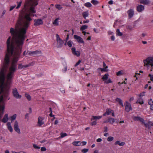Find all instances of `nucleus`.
<instances>
[{
	"label": "nucleus",
	"mask_w": 153,
	"mask_h": 153,
	"mask_svg": "<svg viewBox=\"0 0 153 153\" xmlns=\"http://www.w3.org/2000/svg\"><path fill=\"white\" fill-rule=\"evenodd\" d=\"M144 9V6L142 5H139L137 6V10L139 12H141Z\"/></svg>",
	"instance_id": "16"
},
{
	"label": "nucleus",
	"mask_w": 153,
	"mask_h": 153,
	"mask_svg": "<svg viewBox=\"0 0 153 153\" xmlns=\"http://www.w3.org/2000/svg\"><path fill=\"white\" fill-rule=\"evenodd\" d=\"M67 70V67L66 66H65L64 69H63L62 70V72L63 73H65L66 71Z\"/></svg>",
	"instance_id": "55"
},
{
	"label": "nucleus",
	"mask_w": 153,
	"mask_h": 153,
	"mask_svg": "<svg viewBox=\"0 0 153 153\" xmlns=\"http://www.w3.org/2000/svg\"><path fill=\"white\" fill-rule=\"evenodd\" d=\"M25 96L29 101H30L31 100V97L29 94L26 93L25 94Z\"/></svg>",
	"instance_id": "36"
},
{
	"label": "nucleus",
	"mask_w": 153,
	"mask_h": 153,
	"mask_svg": "<svg viewBox=\"0 0 153 153\" xmlns=\"http://www.w3.org/2000/svg\"><path fill=\"white\" fill-rule=\"evenodd\" d=\"M88 151V149H84L82 150L81 151L83 153L87 152Z\"/></svg>",
	"instance_id": "44"
},
{
	"label": "nucleus",
	"mask_w": 153,
	"mask_h": 153,
	"mask_svg": "<svg viewBox=\"0 0 153 153\" xmlns=\"http://www.w3.org/2000/svg\"><path fill=\"white\" fill-rule=\"evenodd\" d=\"M7 126L8 130L11 132L13 131V129L11 125V123L10 122H8L7 124Z\"/></svg>",
	"instance_id": "19"
},
{
	"label": "nucleus",
	"mask_w": 153,
	"mask_h": 153,
	"mask_svg": "<svg viewBox=\"0 0 153 153\" xmlns=\"http://www.w3.org/2000/svg\"><path fill=\"white\" fill-rule=\"evenodd\" d=\"M125 144V142H122L121 143H120L119 144V146H124Z\"/></svg>",
	"instance_id": "54"
},
{
	"label": "nucleus",
	"mask_w": 153,
	"mask_h": 153,
	"mask_svg": "<svg viewBox=\"0 0 153 153\" xmlns=\"http://www.w3.org/2000/svg\"><path fill=\"white\" fill-rule=\"evenodd\" d=\"M116 33L117 35V36H121L123 35L122 33L120 32V30L119 29H117Z\"/></svg>",
	"instance_id": "32"
},
{
	"label": "nucleus",
	"mask_w": 153,
	"mask_h": 153,
	"mask_svg": "<svg viewBox=\"0 0 153 153\" xmlns=\"http://www.w3.org/2000/svg\"><path fill=\"white\" fill-rule=\"evenodd\" d=\"M108 68L107 66H106L105 68H98V70H100L101 71H108V69L107 68Z\"/></svg>",
	"instance_id": "35"
},
{
	"label": "nucleus",
	"mask_w": 153,
	"mask_h": 153,
	"mask_svg": "<svg viewBox=\"0 0 153 153\" xmlns=\"http://www.w3.org/2000/svg\"><path fill=\"white\" fill-rule=\"evenodd\" d=\"M56 37L57 42V47L58 48H61L64 44V41L60 38L58 34L56 35Z\"/></svg>",
	"instance_id": "4"
},
{
	"label": "nucleus",
	"mask_w": 153,
	"mask_h": 153,
	"mask_svg": "<svg viewBox=\"0 0 153 153\" xmlns=\"http://www.w3.org/2000/svg\"><path fill=\"white\" fill-rule=\"evenodd\" d=\"M38 4V3L37 1H34L33 3V7H35Z\"/></svg>",
	"instance_id": "53"
},
{
	"label": "nucleus",
	"mask_w": 153,
	"mask_h": 153,
	"mask_svg": "<svg viewBox=\"0 0 153 153\" xmlns=\"http://www.w3.org/2000/svg\"><path fill=\"white\" fill-rule=\"evenodd\" d=\"M125 109L126 111L128 112L132 110V108L130 103L127 101L126 102V104L125 105Z\"/></svg>",
	"instance_id": "8"
},
{
	"label": "nucleus",
	"mask_w": 153,
	"mask_h": 153,
	"mask_svg": "<svg viewBox=\"0 0 153 153\" xmlns=\"http://www.w3.org/2000/svg\"><path fill=\"white\" fill-rule=\"evenodd\" d=\"M60 19L59 18H58L56 19L53 22V24L55 26H58L59 25V20Z\"/></svg>",
	"instance_id": "23"
},
{
	"label": "nucleus",
	"mask_w": 153,
	"mask_h": 153,
	"mask_svg": "<svg viewBox=\"0 0 153 153\" xmlns=\"http://www.w3.org/2000/svg\"><path fill=\"white\" fill-rule=\"evenodd\" d=\"M107 131H108V128H107V127H106V126L104 127V132H107Z\"/></svg>",
	"instance_id": "62"
},
{
	"label": "nucleus",
	"mask_w": 153,
	"mask_h": 153,
	"mask_svg": "<svg viewBox=\"0 0 153 153\" xmlns=\"http://www.w3.org/2000/svg\"><path fill=\"white\" fill-rule=\"evenodd\" d=\"M138 75H140V74H136L134 76V79L135 81L137 79V76Z\"/></svg>",
	"instance_id": "46"
},
{
	"label": "nucleus",
	"mask_w": 153,
	"mask_h": 153,
	"mask_svg": "<svg viewBox=\"0 0 153 153\" xmlns=\"http://www.w3.org/2000/svg\"><path fill=\"white\" fill-rule=\"evenodd\" d=\"M34 25L35 26H38L43 24V21L41 19H35L34 20Z\"/></svg>",
	"instance_id": "12"
},
{
	"label": "nucleus",
	"mask_w": 153,
	"mask_h": 153,
	"mask_svg": "<svg viewBox=\"0 0 153 153\" xmlns=\"http://www.w3.org/2000/svg\"><path fill=\"white\" fill-rule=\"evenodd\" d=\"M67 136V134L66 133H62L61 134V137H63Z\"/></svg>",
	"instance_id": "50"
},
{
	"label": "nucleus",
	"mask_w": 153,
	"mask_h": 153,
	"mask_svg": "<svg viewBox=\"0 0 153 153\" xmlns=\"http://www.w3.org/2000/svg\"><path fill=\"white\" fill-rule=\"evenodd\" d=\"M117 102H118L119 104L122 107H123V103L122 100L121 99L119 98H117L115 100Z\"/></svg>",
	"instance_id": "26"
},
{
	"label": "nucleus",
	"mask_w": 153,
	"mask_h": 153,
	"mask_svg": "<svg viewBox=\"0 0 153 153\" xmlns=\"http://www.w3.org/2000/svg\"><path fill=\"white\" fill-rule=\"evenodd\" d=\"M69 34H68L67 35V37L65 39V42H67V41L69 39Z\"/></svg>",
	"instance_id": "60"
},
{
	"label": "nucleus",
	"mask_w": 153,
	"mask_h": 153,
	"mask_svg": "<svg viewBox=\"0 0 153 153\" xmlns=\"http://www.w3.org/2000/svg\"><path fill=\"white\" fill-rule=\"evenodd\" d=\"M23 34L17 33L16 31L13 28H10V33L11 35L15 38V47L14 46V50L13 55L14 56L13 60L11 65L9 68V72L6 77L7 81L5 85L10 87L12 82V78L14 76V73L17 69V62L19 58L21 53L22 47L24 44V41L27 36H25V31L21 32Z\"/></svg>",
	"instance_id": "1"
},
{
	"label": "nucleus",
	"mask_w": 153,
	"mask_h": 153,
	"mask_svg": "<svg viewBox=\"0 0 153 153\" xmlns=\"http://www.w3.org/2000/svg\"><path fill=\"white\" fill-rule=\"evenodd\" d=\"M74 38L77 40V42L80 43H83L84 42L83 39L80 36L76 35H74Z\"/></svg>",
	"instance_id": "11"
},
{
	"label": "nucleus",
	"mask_w": 153,
	"mask_h": 153,
	"mask_svg": "<svg viewBox=\"0 0 153 153\" xmlns=\"http://www.w3.org/2000/svg\"><path fill=\"white\" fill-rule=\"evenodd\" d=\"M112 110L110 108H107L106 110V111L103 114V116H105L106 115H109L111 113Z\"/></svg>",
	"instance_id": "20"
},
{
	"label": "nucleus",
	"mask_w": 153,
	"mask_h": 153,
	"mask_svg": "<svg viewBox=\"0 0 153 153\" xmlns=\"http://www.w3.org/2000/svg\"><path fill=\"white\" fill-rule=\"evenodd\" d=\"M108 122L110 123L113 124L114 122V118H108Z\"/></svg>",
	"instance_id": "33"
},
{
	"label": "nucleus",
	"mask_w": 153,
	"mask_h": 153,
	"mask_svg": "<svg viewBox=\"0 0 153 153\" xmlns=\"http://www.w3.org/2000/svg\"><path fill=\"white\" fill-rule=\"evenodd\" d=\"M108 76L109 75L108 74H106L102 77V79L103 81L105 80L108 79Z\"/></svg>",
	"instance_id": "28"
},
{
	"label": "nucleus",
	"mask_w": 153,
	"mask_h": 153,
	"mask_svg": "<svg viewBox=\"0 0 153 153\" xmlns=\"http://www.w3.org/2000/svg\"><path fill=\"white\" fill-rule=\"evenodd\" d=\"M17 6L16 7V9H18L21 6V4H22V2L21 1H19V2H17Z\"/></svg>",
	"instance_id": "42"
},
{
	"label": "nucleus",
	"mask_w": 153,
	"mask_h": 153,
	"mask_svg": "<svg viewBox=\"0 0 153 153\" xmlns=\"http://www.w3.org/2000/svg\"><path fill=\"white\" fill-rule=\"evenodd\" d=\"M123 74V71H120L117 73V76H120Z\"/></svg>",
	"instance_id": "41"
},
{
	"label": "nucleus",
	"mask_w": 153,
	"mask_h": 153,
	"mask_svg": "<svg viewBox=\"0 0 153 153\" xmlns=\"http://www.w3.org/2000/svg\"><path fill=\"white\" fill-rule=\"evenodd\" d=\"M102 117V116H93L92 117L91 120H99Z\"/></svg>",
	"instance_id": "21"
},
{
	"label": "nucleus",
	"mask_w": 153,
	"mask_h": 153,
	"mask_svg": "<svg viewBox=\"0 0 153 153\" xmlns=\"http://www.w3.org/2000/svg\"><path fill=\"white\" fill-rule=\"evenodd\" d=\"M127 29H129L130 30H132L133 29V27L130 25L127 26L126 27Z\"/></svg>",
	"instance_id": "48"
},
{
	"label": "nucleus",
	"mask_w": 153,
	"mask_h": 153,
	"mask_svg": "<svg viewBox=\"0 0 153 153\" xmlns=\"http://www.w3.org/2000/svg\"><path fill=\"white\" fill-rule=\"evenodd\" d=\"M41 53V52L40 51H28L27 53V54H28L30 56H34L39 54Z\"/></svg>",
	"instance_id": "7"
},
{
	"label": "nucleus",
	"mask_w": 153,
	"mask_h": 153,
	"mask_svg": "<svg viewBox=\"0 0 153 153\" xmlns=\"http://www.w3.org/2000/svg\"><path fill=\"white\" fill-rule=\"evenodd\" d=\"M16 117V114H14L13 115L11 116L10 117V120L11 121V122L15 120Z\"/></svg>",
	"instance_id": "31"
},
{
	"label": "nucleus",
	"mask_w": 153,
	"mask_h": 153,
	"mask_svg": "<svg viewBox=\"0 0 153 153\" xmlns=\"http://www.w3.org/2000/svg\"><path fill=\"white\" fill-rule=\"evenodd\" d=\"M133 119L135 121H140L142 123H143L144 119L140 117L134 116L133 118Z\"/></svg>",
	"instance_id": "15"
},
{
	"label": "nucleus",
	"mask_w": 153,
	"mask_h": 153,
	"mask_svg": "<svg viewBox=\"0 0 153 153\" xmlns=\"http://www.w3.org/2000/svg\"><path fill=\"white\" fill-rule=\"evenodd\" d=\"M25 10L24 12V27L22 28L19 31L18 34L22 33L21 34H23L22 33V31H25V36H27L26 35V30L30 24V21L32 20V18L30 17L31 16V13H35L36 11L35 10V7L33 6H31L29 10H27V8L25 7L24 8Z\"/></svg>",
	"instance_id": "3"
},
{
	"label": "nucleus",
	"mask_w": 153,
	"mask_h": 153,
	"mask_svg": "<svg viewBox=\"0 0 153 153\" xmlns=\"http://www.w3.org/2000/svg\"><path fill=\"white\" fill-rule=\"evenodd\" d=\"M148 76L150 77V80L152 81H153V74H149L148 75Z\"/></svg>",
	"instance_id": "45"
},
{
	"label": "nucleus",
	"mask_w": 153,
	"mask_h": 153,
	"mask_svg": "<svg viewBox=\"0 0 153 153\" xmlns=\"http://www.w3.org/2000/svg\"><path fill=\"white\" fill-rule=\"evenodd\" d=\"M128 13L129 18H132L134 14V10L132 9H130L128 11Z\"/></svg>",
	"instance_id": "17"
},
{
	"label": "nucleus",
	"mask_w": 153,
	"mask_h": 153,
	"mask_svg": "<svg viewBox=\"0 0 153 153\" xmlns=\"http://www.w3.org/2000/svg\"><path fill=\"white\" fill-rule=\"evenodd\" d=\"M34 64L33 62L30 63L29 64L26 65H22L23 69H24L30 66L33 65Z\"/></svg>",
	"instance_id": "24"
},
{
	"label": "nucleus",
	"mask_w": 153,
	"mask_h": 153,
	"mask_svg": "<svg viewBox=\"0 0 153 153\" xmlns=\"http://www.w3.org/2000/svg\"><path fill=\"white\" fill-rule=\"evenodd\" d=\"M148 58L146 59H144L143 60V62L144 64V66L146 67L147 68H149L150 66H151V71H152L153 70V63L151 62V63L148 62V61L147 60Z\"/></svg>",
	"instance_id": "5"
},
{
	"label": "nucleus",
	"mask_w": 153,
	"mask_h": 153,
	"mask_svg": "<svg viewBox=\"0 0 153 153\" xmlns=\"http://www.w3.org/2000/svg\"><path fill=\"white\" fill-rule=\"evenodd\" d=\"M12 94L14 97L17 99H20L22 97L21 95L19 94L16 88L13 89Z\"/></svg>",
	"instance_id": "6"
},
{
	"label": "nucleus",
	"mask_w": 153,
	"mask_h": 153,
	"mask_svg": "<svg viewBox=\"0 0 153 153\" xmlns=\"http://www.w3.org/2000/svg\"><path fill=\"white\" fill-rule=\"evenodd\" d=\"M41 151L43 152L46 150V148L45 147H42L41 148Z\"/></svg>",
	"instance_id": "58"
},
{
	"label": "nucleus",
	"mask_w": 153,
	"mask_h": 153,
	"mask_svg": "<svg viewBox=\"0 0 153 153\" xmlns=\"http://www.w3.org/2000/svg\"><path fill=\"white\" fill-rule=\"evenodd\" d=\"M81 62V60H79L78 61V62H77L76 63V64L74 66L75 67L77 66V65H79V64Z\"/></svg>",
	"instance_id": "47"
},
{
	"label": "nucleus",
	"mask_w": 153,
	"mask_h": 153,
	"mask_svg": "<svg viewBox=\"0 0 153 153\" xmlns=\"http://www.w3.org/2000/svg\"><path fill=\"white\" fill-rule=\"evenodd\" d=\"M16 6V5L11 6L10 9V11H11Z\"/></svg>",
	"instance_id": "59"
},
{
	"label": "nucleus",
	"mask_w": 153,
	"mask_h": 153,
	"mask_svg": "<svg viewBox=\"0 0 153 153\" xmlns=\"http://www.w3.org/2000/svg\"><path fill=\"white\" fill-rule=\"evenodd\" d=\"M97 124V122L96 121H94L91 123V125L92 126H94Z\"/></svg>",
	"instance_id": "49"
},
{
	"label": "nucleus",
	"mask_w": 153,
	"mask_h": 153,
	"mask_svg": "<svg viewBox=\"0 0 153 153\" xmlns=\"http://www.w3.org/2000/svg\"><path fill=\"white\" fill-rule=\"evenodd\" d=\"M84 6L87 7H90L92 6V4L90 2H86L84 4Z\"/></svg>",
	"instance_id": "34"
},
{
	"label": "nucleus",
	"mask_w": 153,
	"mask_h": 153,
	"mask_svg": "<svg viewBox=\"0 0 153 153\" xmlns=\"http://www.w3.org/2000/svg\"><path fill=\"white\" fill-rule=\"evenodd\" d=\"M8 120V116L7 114H6L4 115L3 118L1 120L2 122L3 123H7Z\"/></svg>",
	"instance_id": "18"
},
{
	"label": "nucleus",
	"mask_w": 153,
	"mask_h": 153,
	"mask_svg": "<svg viewBox=\"0 0 153 153\" xmlns=\"http://www.w3.org/2000/svg\"><path fill=\"white\" fill-rule=\"evenodd\" d=\"M136 103H139L141 105L143 104L144 102L143 99L140 98L138 99L136 102Z\"/></svg>",
	"instance_id": "29"
},
{
	"label": "nucleus",
	"mask_w": 153,
	"mask_h": 153,
	"mask_svg": "<svg viewBox=\"0 0 153 153\" xmlns=\"http://www.w3.org/2000/svg\"><path fill=\"white\" fill-rule=\"evenodd\" d=\"M140 2L144 4H148L149 3V0H140Z\"/></svg>",
	"instance_id": "22"
},
{
	"label": "nucleus",
	"mask_w": 153,
	"mask_h": 153,
	"mask_svg": "<svg viewBox=\"0 0 153 153\" xmlns=\"http://www.w3.org/2000/svg\"><path fill=\"white\" fill-rule=\"evenodd\" d=\"M71 51L73 54L77 57H79L80 56V52L78 51H76L75 47H74L72 48Z\"/></svg>",
	"instance_id": "10"
},
{
	"label": "nucleus",
	"mask_w": 153,
	"mask_h": 153,
	"mask_svg": "<svg viewBox=\"0 0 153 153\" xmlns=\"http://www.w3.org/2000/svg\"><path fill=\"white\" fill-rule=\"evenodd\" d=\"M7 53L6 54L4 59L2 68L0 71V85L2 86L5 85L6 82H4L5 73L8 68L10 62V58L13 56L14 50V43L13 40H11V37L9 36L7 41Z\"/></svg>",
	"instance_id": "2"
},
{
	"label": "nucleus",
	"mask_w": 153,
	"mask_h": 153,
	"mask_svg": "<svg viewBox=\"0 0 153 153\" xmlns=\"http://www.w3.org/2000/svg\"><path fill=\"white\" fill-rule=\"evenodd\" d=\"M91 3L94 5H96L98 4L99 2L98 1L96 0H92Z\"/></svg>",
	"instance_id": "39"
},
{
	"label": "nucleus",
	"mask_w": 153,
	"mask_h": 153,
	"mask_svg": "<svg viewBox=\"0 0 153 153\" xmlns=\"http://www.w3.org/2000/svg\"><path fill=\"white\" fill-rule=\"evenodd\" d=\"M148 102L149 105H152L153 104V101L152 99H150L148 100Z\"/></svg>",
	"instance_id": "43"
},
{
	"label": "nucleus",
	"mask_w": 153,
	"mask_h": 153,
	"mask_svg": "<svg viewBox=\"0 0 153 153\" xmlns=\"http://www.w3.org/2000/svg\"><path fill=\"white\" fill-rule=\"evenodd\" d=\"M88 27V26L86 25H82L80 27V30L83 31Z\"/></svg>",
	"instance_id": "30"
},
{
	"label": "nucleus",
	"mask_w": 153,
	"mask_h": 153,
	"mask_svg": "<svg viewBox=\"0 0 153 153\" xmlns=\"http://www.w3.org/2000/svg\"><path fill=\"white\" fill-rule=\"evenodd\" d=\"M44 119V118L42 117L39 116L38 117L37 124L40 127L44 123L43 121Z\"/></svg>",
	"instance_id": "13"
},
{
	"label": "nucleus",
	"mask_w": 153,
	"mask_h": 153,
	"mask_svg": "<svg viewBox=\"0 0 153 153\" xmlns=\"http://www.w3.org/2000/svg\"><path fill=\"white\" fill-rule=\"evenodd\" d=\"M33 147L35 149H39L40 148V147L37 146V145H36L35 144L33 145Z\"/></svg>",
	"instance_id": "56"
},
{
	"label": "nucleus",
	"mask_w": 153,
	"mask_h": 153,
	"mask_svg": "<svg viewBox=\"0 0 153 153\" xmlns=\"http://www.w3.org/2000/svg\"><path fill=\"white\" fill-rule=\"evenodd\" d=\"M120 143V142L119 141H116V142H115V143H114V144L115 145H119V144Z\"/></svg>",
	"instance_id": "63"
},
{
	"label": "nucleus",
	"mask_w": 153,
	"mask_h": 153,
	"mask_svg": "<svg viewBox=\"0 0 153 153\" xmlns=\"http://www.w3.org/2000/svg\"><path fill=\"white\" fill-rule=\"evenodd\" d=\"M22 65V64H19L18 65V68L19 69H23Z\"/></svg>",
	"instance_id": "51"
},
{
	"label": "nucleus",
	"mask_w": 153,
	"mask_h": 153,
	"mask_svg": "<svg viewBox=\"0 0 153 153\" xmlns=\"http://www.w3.org/2000/svg\"><path fill=\"white\" fill-rule=\"evenodd\" d=\"M114 137H111V136L108 137L107 139V140L109 142L112 141H113L114 140Z\"/></svg>",
	"instance_id": "40"
},
{
	"label": "nucleus",
	"mask_w": 153,
	"mask_h": 153,
	"mask_svg": "<svg viewBox=\"0 0 153 153\" xmlns=\"http://www.w3.org/2000/svg\"><path fill=\"white\" fill-rule=\"evenodd\" d=\"M94 31L96 33H99V31L97 28H94Z\"/></svg>",
	"instance_id": "61"
},
{
	"label": "nucleus",
	"mask_w": 153,
	"mask_h": 153,
	"mask_svg": "<svg viewBox=\"0 0 153 153\" xmlns=\"http://www.w3.org/2000/svg\"><path fill=\"white\" fill-rule=\"evenodd\" d=\"M112 81L110 79H109L107 81H105V83L108 84L109 83H111Z\"/></svg>",
	"instance_id": "52"
},
{
	"label": "nucleus",
	"mask_w": 153,
	"mask_h": 153,
	"mask_svg": "<svg viewBox=\"0 0 153 153\" xmlns=\"http://www.w3.org/2000/svg\"><path fill=\"white\" fill-rule=\"evenodd\" d=\"M142 123L144 124L146 128H148L149 129L151 128V126H153V123L151 121H149L148 123H145L144 121L143 123Z\"/></svg>",
	"instance_id": "14"
},
{
	"label": "nucleus",
	"mask_w": 153,
	"mask_h": 153,
	"mask_svg": "<svg viewBox=\"0 0 153 153\" xmlns=\"http://www.w3.org/2000/svg\"><path fill=\"white\" fill-rule=\"evenodd\" d=\"M123 83H124V84H127V82H126L125 81H124L123 82H119L118 83V84L119 85H121L122 84H123Z\"/></svg>",
	"instance_id": "57"
},
{
	"label": "nucleus",
	"mask_w": 153,
	"mask_h": 153,
	"mask_svg": "<svg viewBox=\"0 0 153 153\" xmlns=\"http://www.w3.org/2000/svg\"><path fill=\"white\" fill-rule=\"evenodd\" d=\"M144 94H145V92H144L141 93L140 94V97H142L143 96H144Z\"/></svg>",
	"instance_id": "64"
},
{
	"label": "nucleus",
	"mask_w": 153,
	"mask_h": 153,
	"mask_svg": "<svg viewBox=\"0 0 153 153\" xmlns=\"http://www.w3.org/2000/svg\"><path fill=\"white\" fill-rule=\"evenodd\" d=\"M14 129L15 131L18 134L20 133V129L19 127V124L18 122L16 121H15L14 124Z\"/></svg>",
	"instance_id": "9"
},
{
	"label": "nucleus",
	"mask_w": 153,
	"mask_h": 153,
	"mask_svg": "<svg viewBox=\"0 0 153 153\" xmlns=\"http://www.w3.org/2000/svg\"><path fill=\"white\" fill-rule=\"evenodd\" d=\"M56 8L59 10L61 9L62 8V7L61 5L57 4L55 5Z\"/></svg>",
	"instance_id": "37"
},
{
	"label": "nucleus",
	"mask_w": 153,
	"mask_h": 153,
	"mask_svg": "<svg viewBox=\"0 0 153 153\" xmlns=\"http://www.w3.org/2000/svg\"><path fill=\"white\" fill-rule=\"evenodd\" d=\"M73 42L72 41L70 40L67 42V45L69 47H72Z\"/></svg>",
	"instance_id": "38"
},
{
	"label": "nucleus",
	"mask_w": 153,
	"mask_h": 153,
	"mask_svg": "<svg viewBox=\"0 0 153 153\" xmlns=\"http://www.w3.org/2000/svg\"><path fill=\"white\" fill-rule=\"evenodd\" d=\"M82 15L85 19H86V17H88L89 15V13L88 11L83 12L82 13Z\"/></svg>",
	"instance_id": "25"
},
{
	"label": "nucleus",
	"mask_w": 153,
	"mask_h": 153,
	"mask_svg": "<svg viewBox=\"0 0 153 153\" xmlns=\"http://www.w3.org/2000/svg\"><path fill=\"white\" fill-rule=\"evenodd\" d=\"M73 144L76 146H79L81 145V143L80 141H74Z\"/></svg>",
	"instance_id": "27"
}]
</instances>
